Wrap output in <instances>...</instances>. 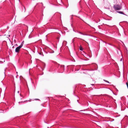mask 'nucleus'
<instances>
[{
    "label": "nucleus",
    "mask_w": 128,
    "mask_h": 128,
    "mask_svg": "<svg viewBox=\"0 0 128 128\" xmlns=\"http://www.w3.org/2000/svg\"><path fill=\"white\" fill-rule=\"evenodd\" d=\"M114 7L115 10H120L122 8V6L118 5L114 6Z\"/></svg>",
    "instance_id": "obj_1"
},
{
    "label": "nucleus",
    "mask_w": 128,
    "mask_h": 128,
    "mask_svg": "<svg viewBox=\"0 0 128 128\" xmlns=\"http://www.w3.org/2000/svg\"><path fill=\"white\" fill-rule=\"evenodd\" d=\"M22 47H21L20 46H18V47H17L16 49H15V52H18L19 51L20 48H22Z\"/></svg>",
    "instance_id": "obj_2"
},
{
    "label": "nucleus",
    "mask_w": 128,
    "mask_h": 128,
    "mask_svg": "<svg viewBox=\"0 0 128 128\" xmlns=\"http://www.w3.org/2000/svg\"><path fill=\"white\" fill-rule=\"evenodd\" d=\"M24 41H23L22 42L21 44L20 45V46L21 47H22V46H23V44H24Z\"/></svg>",
    "instance_id": "obj_3"
},
{
    "label": "nucleus",
    "mask_w": 128,
    "mask_h": 128,
    "mask_svg": "<svg viewBox=\"0 0 128 128\" xmlns=\"http://www.w3.org/2000/svg\"><path fill=\"white\" fill-rule=\"evenodd\" d=\"M117 12H118L120 14H124L123 13V12H121V11L118 12V11H117Z\"/></svg>",
    "instance_id": "obj_4"
},
{
    "label": "nucleus",
    "mask_w": 128,
    "mask_h": 128,
    "mask_svg": "<svg viewBox=\"0 0 128 128\" xmlns=\"http://www.w3.org/2000/svg\"><path fill=\"white\" fill-rule=\"evenodd\" d=\"M80 50H81L82 51L83 50L81 46L80 48Z\"/></svg>",
    "instance_id": "obj_5"
},
{
    "label": "nucleus",
    "mask_w": 128,
    "mask_h": 128,
    "mask_svg": "<svg viewBox=\"0 0 128 128\" xmlns=\"http://www.w3.org/2000/svg\"><path fill=\"white\" fill-rule=\"evenodd\" d=\"M126 84L127 86V87L128 88V82H126Z\"/></svg>",
    "instance_id": "obj_6"
},
{
    "label": "nucleus",
    "mask_w": 128,
    "mask_h": 128,
    "mask_svg": "<svg viewBox=\"0 0 128 128\" xmlns=\"http://www.w3.org/2000/svg\"><path fill=\"white\" fill-rule=\"evenodd\" d=\"M106 82H108V83H110L109 82H108V81H107V80H104Z\"/></svg>",
    "instance_id": "obj_7"
},
{
    "label": "nucleus",
    "mask_w": 128,
    "mask_h": 128,
    "mask_svg": "<svg viewBox=\"0 0 128 128\" xmlns=\"http://www.w3.org/2000/svg\"><path fill=\"white\" fill-rule=\"evenodd\" d=\"M4 62V60H3L2 61H0V62Z\"/></svg>",
    "instance_id": "obj_8"
},
{
    "label": "nucleus",
    "mask_w": 128,
    "mask_h": 128,
    "mask_svg": "<svg viewBox=\"0 0 128 128\" xmlns=\"http://www.w3.org/2000/svg\"><path fill=\"white\" fill-rule=\"evenodd\" d=\"M79 33L80 34H83L82 33H81V32H79Z\"/></svg>",
    "instance_id": "obj_9"
},
{
    "label": "nucleus",
    "mask_w": 128,
    "mask_h": 128,
    "mask_svg": "<svg viewBox=\"0 0 128 128\" xmlns=\"http://www.w3.org/2000/svg\"><path fill=\"white\" fill-rule=\"evenodd\" d=\"M18 93H19V91H18Z\"/></svg>",
    "instance_id": "obj_10"
}]
</instances>
